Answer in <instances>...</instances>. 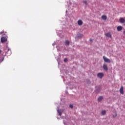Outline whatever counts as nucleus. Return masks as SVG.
<instances>
[{
    "label": "nucleus",
    "mask_w": 125,
    "mask_h": 125,
    "mask_svg": "<svg viewBox=\"0 0 125 125\" xmlns=\"http://www.w3.org/2000/svg\"><path fill=\"white\" fill-rule=\"evenodd\" d=\"M69 107H70V108H71V109H73V105L70 104Z\"/></svg>",
    "instance_id": "4be33fe9"
},
{
    "label": "nucleus",
    "mask_w": 125,
    "mask_h": 125,
    "mask_svg": "<svg viewBox=\"0 0 125 125\" xmlns=\"http://www.w3.org/2000/svg\"><path fill=\"white\" fill-rule=\"evenodd\" d=\"M7 55H10L11 54V51L10 49L8 48V51L6 52Z\"/></svg>",
    "instance_id": "0eeeda50"
},
{
    "label": "nucleus",
    "mask_w": 125,
    "mask_h": 125,
    "mask_svg": "<svg viewBox=\"0 0 125 125\" xmlns=\"http://www.w3.org/2000/svg\"><path fill=\"white\" fill-rule=\"evenodd\" d=\"M83 37V34H79V39H82Z\"/></svg>",
    "instance_id": "f3484780"
},
{
    "label": "nucleus",
    "mask_w": 125,
    "mask_h": 125,
    "mask_svg": "<svg viewBox=\"0 0 125 125\" xmlns=\"http://www.w3.org/2000/svg\"><path fill=\"white\" fill-rule=\"evenodd\" d=\"M103 68L104 70V71H108V66L107 65V64H106V63H104L103 64Z\"/></svg>",
    "instance_id": "20e7f679"
},
{
    "label": "nucleus",
    "mask_w": 125,
    "mask_h": 125,
    "mask_svg": "<svg viewBox=\"0 0 125 125\" xmlns=\"http://www.w3.org/2000/svg\"><path fill=\"white\" fill-rule=\"evenodd\" d=\"M83 24V21L82 20H79V26H82V25Z\"/></svg>",
    "instance_id": "9d476101"
},
{
    "label": "nucleus",
    "mask_w": 125,
    "mask_h": 125,
    "mask_svg": "<svg viewBox=\"0 0 125 125\" xmlns=\"http://www.w3.org/2000/svg\"><path fill=\"white\" fill-rule=\"evenodd\" d=\"M120 21V23H125V20L123 18H121Z\"/></svg>",
    "instance_id": "9b49d317"
},
{
    "label": "nucleus",
    "mask_w": 125,
    "mask_h": 125,
    "mask_svg": "<svg viewBox=\"0 0 125 125\" xmlns=\"http://www.w3.org/2000/svg\"><path fill=\"white\" fill-rule=\"evenodd\" d=\"M58 113H59V114L60 115V116H61L62 115V111H61V110H59L58 109Z\"/></svg>",
    "instance_id": "4468645a"
},
{
    "label": "nucleus",
    "mask_w": 125,
    "mask_h": 125,
    "mask_svg": "<svg viewBox=\"0 0 125 125\" xmlns=\"http://www.w3.org/2000/svg\"><path fill=\"white\" fill-rule=\"evenodd\" d=\"M63 61H64V62H67V61H68V59H67V58H65V59L63 60Z\"/></svg>",
    "instance_id": "aec40b11"
},
{
    "label": "nucleus",
    "mask_w": 125,
    "mask_h": 125,
    "mask_svg": "<svg viewBox=\"0 0 125 125\" xmlns=\"http://www.w3.org/2000/svg\"><path fill=\"white\" fill-rule=\"evenodd\" d=\"M103 59L105 63H110L111 62V60L107 58V57H106L105 56H103Z\"/></svg>",
    "instance_id": "f257e3e1"
},
{
    "label": "nucleus",
    "mask_w": 125,
    "mask_h": 125,
    "mask_svg": "<svg viewBox=\"0 0 125 125\" xmlns=\"http://www.w3.org/2000/svg\"><path fill=\"white\" fill-rule=\"evenodd\" d=\"M106 37H107V38H112V34L110 32H108L106 33L105 34Z\"/></svg>",
    "instance_id": "39448f33"
},
{
    "label": "nucleus",
    "mask_w": 125,
    "mask_h": 125,
    "mask_svg": "<svg viewBox=\"0 0 125 125\" xmlns=\"http://www.w3.org/2000/svg\"><path fill=\"white\" fill-rule=\"evenodd\" d=\"M87 83H88V84L90 83V81L89 80H87Z\"/></svg>",
    "instance_id": "6ab92c4d"
},
{
    "label": "nucleus",
    "mask_w": 125,
    "mask_h": 125,
    "mask_svg": "<svg viewBox=\"0 0 125 125\" xmlns=\"http://www.w3.org/2000/svg\"><path fill=\"white\" fill-rule=\"evenodd\" d=\"M0 52H1V51L0 50Z\"/></svg>",
    "instance_id": "b1692460"
},
{
    "label": "nucleus",
    "mask_w": 125,
    "mask_h": 125,
    "mask_svg": "<svg viewBox=\"0 0 125 125\" xmlns=\"http://www.w3.org/2000/svg\"><path fill=\"white\" fill-rule=\"evenodd\" d=\"M102 19H103V20H107V16H105V15H103L102 16Z\"/></svg>",
    "instance_id": "6e6552de"
},
{
    "label": "nucleus",
    "mask_w": 125,
    "mask_h": 125,
    "mask_svg": "<svg viewBox=\"0 0 125 125\" xmlns=\"http://www.w3.org/2000/svg\"><path fill=\"white\" fill-rule=\"evenodd\" d=\"M64 43H65V45H69V44H70V42H69V41L66 40V41H65Z\"/></svg>",
    "instance_id": "f8f14e48"
},
{
    "label": "nucleus",
    "mask_w": 125,
    "mask_h": 125,
    "mask_svg": "<svg viewBox=\"0 0 125 125\" xmlns=\"http://www.w3.org/2000/svg\"><path fill=\"white\" fill-rule=\"evenodd\" d=\"M2 34H4V31H1L0 32V35H2Z\"/></svg>",
    "instance_id": "412c9836"
},
{
    "label": "nucleus",
    "mask_w": 125,
    "mask_h": 125,
    "mask_svg": "<svg viewBox=\"0 0 125 125\" xmlns=\"http://www.w3.org/2000/svg\"><path fill=\"white\" fill-rule=\"evenodd\" d=\"M7 41V38L5 37H3L1 38V42L3 43L4 42H5Z\"/></svg>",
    "instance_id": "7ed1b4c3"
},
{
    "label": "nucleus",
    "mask_w": 125,
    "mask_h": 125,
    "mask_svg": "<svg viewBox=\"0 0 125 125\" xmlns=\"http://www.w3.org/2000/svg\"><path fill=\"white\" fill-rule=\"evenodd\" d=\"M117 116H118V114H117V112H114V114L113 115V118H116V117H117Z\"/></svg>",
    "instance_id": "dca6fc26"
},
{
    "label": "nucleus",
    "mask_w": 125,
    "mask_h": 125,
    "mask_svg": "<svg viewBox=\"0 0 125 125\" xmlns=\"http://www.w3.org/2000/svg\"><path fill=\"white\" fill-rule=\"evenodd\" d=\"M123 30V27L119 26L117 27V30L119 31H122Z\"/></svg>",
    "instance_id": "1a4fd4ad"
},
{
    "label": "nucleus",
    "mask_w": 125,
    "mask_h": 125,
    "mask_svg": "<svg viewBox=\"0 0 125 125\" xmlns=\"http://www.w3.org/2000/svg\"><path fill=\"white\" fill-rule=\"evenodd\" d=\"M102 115L103 116H105V115H106V110H102Z\"/></svg>",
    "instance_id": "ddd939ff"
},
{
    "label": "nucleus",
    "mask_w": 125,
    "mask_h": 125,
    "mask_svg": "<svg viewBox=\"0 0 125 125\" xmlns=\"http://www.w3.org/2000/svg\"><path fill=\"white\" fill-rule=\"evenodd\" d=\"M103 99V96H100L98 98V101L100 102V101H102V100Z\"/></svg>",
    "instance_id": "2eb2a0df"
},
{
    "label": "nucleus",
    "mask_w": 125,
    "mask_h": 125,
    "mask_svg": "<svg viewBox=\"0 0 125 125\" xmlns=\"http://www.w3.org/2000/svg\"><path fill=\"white\" fill-rule=\"evenodd\" d=\"M120 92L121 94H124V86H122L120 89Z\"/></svg>",
    "instance_id": "423d86ee"
},
{
    "label": "nucleus",
    "mask_w": 125,
    "mask_h": 125,
    "mask_svg": "<svg viewBox=\"0 0 125 125\" xmlns=\"http://www.w3.org/2000/svg\"><path fill=\"white\" fill-rule=\"evenodd\" d=\"M83 3H84V4H85V5H87V1L86 0H84L83 1Z\"/></svg>",
    "instance_id": "a211bd4d"
},
{
    "label": "nucleus",
    "mask_w": 125,
    "mask_h": 125,
    "mask_svg": "<svg viewBox=\"0 0 125 125\" xmlns=\"http://www.w3.org/2000/svg\"><path fill=\"white\" fill-rule=\"evenodd\" d=\"M97 77H98V78H99V79H102V78H103V77H104V73H99L97 74Z\"/></svg>",
    "instance_id": "f03ea898"
},
{
    "label": "nucleus",
    "mask_w": 125,
    "mask_h": 125,
    "mask_svg": "<svg viewBox=\"0 0 125 125\" xmlns=\"http://www.w3.org/2000/svg\"><path fill=\"white\" fill-rule=\"evenodd\" d=\"M77 23H78V24H79V21H78Z\"/></svg>",
    "instance_id": "5701e85b"
}]
</instances>
